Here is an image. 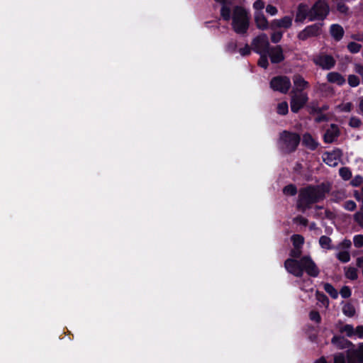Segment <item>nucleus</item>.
<instances>
[{"label":"nucleus","mask_w":363,"mask_h":363,"mask_svg":"<svg viewBox=\"0 0 363 363\" xmlns=\"http://www.w3.org/2000/svg\"><path fill=\"white\" fill-rule=\"evenodd\" d=\"M264 6L265 4L263 0H256L253 3V9L255 10V11H262Z\"/></svg>","instance_id":"obj_48"},{"label":"nucleus","mask_w":363,"mask_h":363,"mask_svg":"<svg viewBox=\"0 0 363 363\" xmlns=\"http://www.w3.org/2000/svg\"><path fill=\"white\" fill-rule=\"evenodd\" d=\"M324 290L333 299H336L338 297V292L335 287L330 283H325L323 284Z\"/></svg>","instance_id":"obj_25"},{"label":"nucleus","mask_w":363,"mask_h":363,"mask_svg":"<svg viewBox=\"0 0 363 363\" xmlns=\"http://www.w3.org/2000/svg\"><path fill=\"white\" fill-rule=\"evenodd\" d=\"M323 26V23H316L307 26L303 30L298 33L297 38L300 40L305 41L309 38L318 37L322 32Z\"/></svg>","instance_id":"obj_8"},{"label":"nucleus","mask_w":363,"mask_h":363,"mask_svg":"<svg viewBox=\"0 0 363 363\" xmlns=\"http://www.w3.org/2000/svg\"><path fill=\"white\" fill-rule=\"evenodd\" d=\"M310 10V21H323L330 13V6L326 0H317Z\"/></svg>","instance_id":"obj_5"},{"label":"nucleus","mask_w":363,"mask_h":363,"mask_svg":"<svg viewBox=\"0 0 363 363\" xmlns=\"http://www.w3.org/2000/svg\"><path fill=\"white\" fill-rule=\"evenodd\" d=\"M301 267V258L300 259L288 258L284 262V267L286 270L289 274L298 278H300L303 276V270Z\"/></svg>","instance_id":"obj_10"},{"label":"nucleus","mask_w":363,"mask_h":363,"mask_svg":"<svg viewBox=\"0 0 363 363\" xmlns=\"http://www.w3.org/2000/svg\"><path fill=\"white\" fill-rule=\"evenodd\" d=\"M301 269L311 277H317L320 274V269L311 256L305 255L301 257Z\"/></svg>","instance_id":"obj_9"},{"label":"nucleus","mask_w":363,"mask_h":363,"mask_svg":"<svg viewBox=\"0 0 363 363\" xmlns=\"http://www.w3.org/2000/svg\"><path fill=\"white\" fill-rule=\"evenodd\" d=\"M267 55L272 64L281 63L285 59L281 45L271 46Z\"/></svg>","instance_id":"obj_15"},{"label":"nucleus","mask_w":363,"mask_h":363,"mask_svg":"<svg viewBox=\"0 0 363 363\" xmlns=\"http://www.w3.org/2000/svg\"><path fill=\"white\" fill-rule=\"evenodd\" d=\"M340 130L337 125L332 123L330 128L325 132L323 135V141L325 143H333L340 135Z\"/></svg>","instance_id":"obj_16"},{"label":"nucleus","mask_w":363,"mask_h":363,"mask_svg":"<svg viewBox=\"0 0 363 363\" xmlns=\"http://www.w3.org/2000/svg\"><path fill=\"white\" fill-rule=\"evenodd\" d=\"M239 52L242 56H247L251 53V48L246 44L243 48L240 49Z\"/></svg>","instance_id":"obj_53"},{"label":"nucleus","mask_w":363,"mask_h":363,"mask_svg":"<svg viewBox=\"0 0 363 363\" xmlns=\"http://www.w3.org/2000/svg\"><path fill=\"white\" fill-rule=\"evenodd\" d=\"M345 277L352 281L357 279V269L353 267H350L345 270Z\"/></svg>","instance_id":"obj_28"},{"label":"nucleus","mask_w":363,"mask_h":363,"mask_svg":"<svg viewBox=\"0 0 363 363\" xmlns=\"http://www.w3.org/2000/svg\"><path fill=\"white\" fill-rule=\"evenodd\" d=\"M291 240L294 247H302L304 243V238L299 234L293 235Z\"/></svg>","instance_id":"obj_26"},{"label":"nucleus","mask_w":363,"mask_h":363,"mask_svg":"<svg viewBox=\"0 0 363 363\" xmlns=\"http://www.w3.org/2000/svg\"><path fill=\"white\" fill-rule=\"evenodd\" d=\"M311 10L308 6V4L305 3H300L297 6L296 15H295V22L298 23H303L305 20L308 18V20L310 21V15H311Z\"/></svg>","instance_id":"obj_14"},{"label":"nucleus","mask_w":363,"mask_h":363,"mask_svg":"<svg viewBox=\"0 0 363 363\" xmlns=\"http://www.w3.org/2000/svg\"><path fill=\"white\" fill-rule=\"evenodd\" d=\"M301 136L298 133L289 130H283L279 134V146L285 154L294 152L300 144Z\"/></svg>","instance_id":"obj_4"},{"label":"nucleus","mask_w":363,"mask_h":363,"mask_svg":"<svg viewBox=\"0 0 363 363\" xmlns=\"http://www.w3.org/2000/svg\"><path fill=\"white\" fill-rule=\"evenodd\" d=\"M250 26V17L247 10L240 6H235L233 11L232 27L240 35L247 33Z\"/></svg>","instance_id":"obj_3"},{"label":"nucleus","mask_w":363,"mask_h":363,"mask_svg":"<svg viewBox=\"0 0 363 363\" xmlns=\"http://www.w3.org/2000/svg\"><path fill=\"white\" fill-rule=\"evenodd\" d=\"M340 294L343 298H348L352 295V291L349 286H344L341 288Z\"/></svg>","instance_id":"obj_44"},{"label":"nucleus","mask_w":363,"mask_h":363,"mask_svg":"<svg viewBox=\"0 0 363 363\" xmlns=\"http://www.w3.org/2000/svg\"><path fill=\"white\" fill-rule=\"evenodd\" d=\"M347 48L351 53L356 54L360 51L362 45L355 42H350L347 44Z\"/></svg>","instance_id":"obj_37"},{"label":"nucleus","mask_w":363,"mask_h":363,"mask_svg":"<svg viewBox=\"0 0 363 363\" xmlns=\"http://www.w3.org/2000/svg\"><path fill=\"white\" fill-rule=\"evenodd\" d=\"M298 192L297 187L295 184H290L283 188V194L286 196H295Z\"/></svg>","instance_id":"obj_27"},{"label":"nucleus","mask_w":363,"mask_h":363,"mask_svg":"<svg viewBox=\"0 0 363 363\" xmlns=\"http://www.w3.org/2000/svg\"><path fill=\"white\" fill-rule=\"evenodd\" d=\"M354 334H356L359 338L363 339V325L357 326Z\"/></svg>","instance_id":"obj_57"},{"label":"nucleus","mask_w":363,"mask_h":363,"mask_svg":"<svg viewBox=\"0 0 363 363\" xmlns=\"http://www.w3.org/2000/svg\"><path fill=\"white\" fill-rule=\"evenodd\" d=\"M363 183V177L360 175H356L350 182L352 186H359Z\"/></svg>","instance_id":"obj_49"},{"label":"nucleus","mask_w":363,"mask_h":363,"mask_svg":"<svg viewBox=\"0 0 363 363\" xmlns=\"http://www.w3.org/2000/svg\"><path fill=\"white\" fill-rule=\"evenodd\" d=\"M342 206L347 211H353L356 209L357 204L352 200H347L343 203Z\"/></svg>","instance_id":"obj_42"},{"label":"nucleus","mask_w":363,"mask_h":363,"mask_svg":"<svg viewBox=\"0 0 363 363\" xmlns=\"http://www.w3.org/2000/svg\"><path fill=\"white\" fill-rule=\"evenodd\" d=\"M353 242L356 247H363V235H356L353 238Z\"/></svg>","instance_id":"obj_46"},{"label":"nucleus","mask_w":363,"mask_h":363,"mask_svg":"<svg viewBox=\"0 0 363 363\" xmlns=\"http://www.w3.org/2000/svg\"><path fill=\"white\" fill-rule=\"evenodd\" d=\"M347 363L346 353L337 352L333 357V363Z\"/></svg>","instance_id":"obj_39"},{"label":"nucleus","mask_w":363,"mask_h":363,"mask_svg":"<svg viewBox=\"0 0 363 363\" xmlns=\"http://www.w3.org/2000/svg\"><path fill=\"white\" fill-rule=\"evenodd\" d=\"M328 108H329V106L327 104H325V105L322 106L321 107H319V109L320 110V113H323V111L328 110Z\"/></svg>","instance_id":"obj_62"},{"label":"nucleus","mask_w":363,"mask_h":363,"mask_svg":"<svg viewBox=\"0 0 363 363\" xmlns=\"http://www.w3.org/2000/svg\"><path fill=\"white\" fill-rule=\"evenodd\" d=\"M336 9L340 13L347 14L349 12V7L345 4L343 0H337Z\"/></svg>","instance_id":"obj_35"},{"label":"nucleus","mask_w":363,"mask_h":363,"mask_svg":"<svg viewBox=\"0 0 363 363\" xmlns=\"http://www.w3.org/2000/svg\"><path fill=\"white\" fill-rule=\"evenodd\" d=\"M221 4V9H220V16L225 21H228L232 17H231V9L229 6V4H230V2L228 1V2L225 3H220Z\"/></svg>","instance_id":"obj_22"},{"label":"nucleus","mask_w":363,"mask_h":363,"mask_svg":"<svg viewBox=\"0 0 363 363\" xmlns=\"http://www.w3.org/2000/svg\"><path fill=\"white\" fill-rule=\"evenodd\" d=\"M310 114H318L320 113V110L319 109V106L317 105H311L308 106Z\"/></svg>","instance_id":"obj_55"},{"label":"nucleus","mask_w":363,"mask_h":363,"mask_svg":"<svg viewBox=\"0 0 363 363\" xmlns=\"http://www.w3.org/2000/svg\"><path fill=\"white\" fill-rule=\"evenodd\" d=\"M332 240L330 238L326 236V235H322L319 238V244L322 248L326 249V250H332L333 249V247L331 245Z\"/></svg>","instance_id":"obj_23"},{"label":"nucleus","mask_w":363,"mask_h":363,"mask_svg":"<svg viewBox=\"0 0 363 363\" xmlns=\"http://www.w3.org/2000/svg\"><path fill=\"white\" fill-rule=\"evenodd\" d=\"M316 299L320 302L323 306L328 307L329 305V298L328 296L322 291H316L315 292Z\"/></svg>","instance_id":"obj_30"},{"label":"nucleus","mask_w":363,"mask_h":363,"mask_svg":"<svg viewBox=\"0 0 363 363\" xmlns=\"http://www.w3.org/2000/svg\"><path fill=\"white\" fill-rule=\"evenodd\" d=\"M313 62L323 69L329 70L335 67L336 61L332 55H320L313 59Z\"/></svg>","instance_id":"obj_11"},{"label":"nucleus","mask_w":363,"mask_h":363,"mask_svg":"<svg viewBox=\"0 0 363 363\" xmlns=\"http://www.w3.org/2000/svg\"><path fill=\"white\" fill-rule=\"evenodd\" d=\"M260 55L259 59L257 62L258 66L264 69H267L269 67L268 55L267 53L259 54Z\"/></svg>","instance_id":"obj_33"},{"label":"nucleus","mask_w":363,"mask_h":363,"mask_svg":"<svg viewBox=\"0 0 363 363\" xmlns=\"http://www.w3.org/2000/svg\"><path fill=\"white\" fill-rule=\"evenodd\" d=\"M356 72L361 75L362 77V81L363 84V65H358L356 67Z\"/></svg>","instance_id":"obj_60"},{"label":"nucleus","mask_w":363,"mask_h":363,"mask_svg":"<svg viewBox=\"0 0 363 363\" xmlns=\"http://www.w3.org/2000/svg\"><path fill=\"white\" fill-rule=\"evenodd\" d=\"M328 82L336 84L338 86H342L345 83V77L337 72H331L326 76Z\"/></svg>","instance_id":"obj_21"},{"label":"nucleus","mask_w":363,"mask_h":363,"mask_svg":"<svg viewBox=\"0 0 363 363\" xmlns=\"http://www.w3.org/2000/svg\"><path fill=\"white\" fill-rule=\"evenodd\" d=\"M339 174L341 177V178L345 181H347L350 179L352 177V172L350 169L347 167H341L339 169Z\"/></svg>","instance_id":"obj_29"},{"label":"nucleus","mask_w":363,"mask_h":363,"mask_svg":"<svg viewBox=\"0 0 363 363\" xmlns=\"http://www.w3.org/2000/svg\"><path fill=\"white\" fill-rule=\"evenodd\" d=\"M225 50L230 53H234L237 50V43L235 40H231L225 46Z\"/></svg>","instance_id":"obj_43"},{"label":"nucleus","mask_w":363,"mask_h":363,"mask_svg":"<svg viewBox=\"0 0 363 363\" xmlns=\"http://www.w3.org/2000/svg\"><path fill=\"white\" fill-rule=\"evenodd\" d=\"M357 266L358 267H363V256L357 259Z\"/></svg>","instance_id":"obj_61"},{"label":"nucleus","mask_w":363,"mask_h":363,"mask_svg":"<svg viewBox=\"0 0 363 363\" xmlns=\"http://www.w3.org/2000/svg\"><path fill=\"white\" fill-rule=\"evenodd\" d=\"M354 306L350 303H347L342 307V313L345 315L352 318L355 315Z\"/></svg>","instance_id":"obj_24"},{"label":"nucleus","mask_w":363,"mask_h":363,"mask_svg":"<svg viewBox=\"0 0 363 363\" xmlns=\"http://www.w3.org/2000/svg\"><path fill=\"white\" fill-rule=\"evenodd\" d=\"M308 97L307 94H301L291 98L290 106L291 111L293 113H298L308 102Z\"/></svg>","instance_id":"obj_13"},{"label":"nucleus","mask_w":363,"mask_h":363,"mask_svg":"<svg viewBox=\"0 0 363 363\" xmlns=\"http://www.w3.org/2000/svg\"><path fill=\"white\" fill-rule=\"evenodd\" d=\"M302 255V247H293L289 252L290 258L295 259H301Z\"/></svg>","instance_id":"obj_38"},{"label":"nucleus","mask_w":363,"mask_h":363,"mask_svg":"<svg viewBox=\"0 0 363 363\" xmlns=\"http://www.w3.org/2000/svg\"><path fill=\"white\" fill-rule=\"evenodd\" d=\"M342 156V150L337 148L332 152H325L323 155V162L328 166L335 167Z\"/></svg>","instance_id":"obj_12"},{"label":"nucleus","mask_w":363,"mask_h":363,"mask_svg":"<svg viewBox=\"0 0 363 363\" xmlns=\"http://www.w3.org/2000/svg\"><path fill=\"white\" fill-rule=\"evenodd\" d=\"M352 242L350 240L345 239L343 241H342L337 246V249L342 248V249H349L351 247Z\"/></svg>","instance_id":"obj_50"},{"label":"nucleus","mask_w":363,"mask_h":363,"mask_svg":"<svg viewBox=\"0 0 363 363\" xmlns=\"http://www.w3.org/2000/svg\"><path fill=\"white\" fill-rule=\"evenodd\" d=\"M351 37L354 40L363 42V31L356 34H352Z\"/></svg>","instance_id":"obj_58"},{"label":"nucleus","mask_w":363,"mask_h":363,"mask_svg":"<svg viewBox=\"0 0 363 363\" xmlns=\"http://www.w3.org/2000/svg\"><path fill=\"white\" fill-rule=\"evenodd\" d=\"M330 33L333 38L338 42L340 41L345 34L343 28L339 24H332L330 27Z\"/></svg>","instance_id":"obj_20"},{"label":"nucleus","mask_w":363,"mask_h":363,"mask_svg":"<svg viewBox=\"0 0 363 363\" xmlns=\"http://www.w3.org/2000/svg\"><path fill=\"white\" fill-rule=\"evenodd\" d=\"M331 344L337 350L347 349L345 352L347 363H363V342L355 347L354 345L344 336L335 335Z\"/></svg>","instance_id":"obj_2"},{"label":"nucleus","mask_w":363,"mask_h":363,"mask_svg":"<svg viewBox=\"0 0 363 363\" xmlns=\"http://www.w3.org/2000/svg\"><path fill=\"white\" fill-rule=\"evenodd\" d=\"M359 109L363 113V97L360 99L359 102Z\"/></svg>","instance_id":"obj_64"},{"label":"nucleus","mask_w":363,"mask_h":363,"mask_svg":"<svg viewBox=\"0 0 363 363\" xmlns=\"http://www.w3.org/2000/svg\"><path fill=\"white\" fill-rule=\"evenodd\" d=\"M362 125V121L356 117V116H352L350 118V121H349V125L352 128H360V126Z\"/></svg>","instance_id":"obj_41"},{"label":"nucleus","mask_w":363,"mask_h":363,"mask_svg":"<svg viewBox=\"0 0 363 363\" xmlns=\"http://www.w3.org/2000/svg\"><path fill=\"white\" fill-rule=\"evenodd\" d=\"M302 145L310 150L313 151L318 147L319 143L313 138L311 134L306 133L303 135Z\"/></svg>","instance_id":"obj_19"},{"label":"nucleus","mask_w":363,"mask_h":363,"mask_svg":"<svg viewBox=\"0 0 363 363\" xmlns=\"http://www.w3.org/2000/svg\"><path fill=\"white\" fill-rule=\"evenodd\" d=\"M277 112L281 116H285L289 112V106L286 101H282L277 105Z\"/></svg>","instance_id":"obj_32"},{"label":"nucleus","mask_w":363,"mask_h":363,"mask_svg":"<svg viewBox=\"0 0 363 363\" xmlns=\"http://www.w3.org/2000/svg\"><path fill=\"white\" fill-rule=\"evenodd\" d=\"M336 257L340 262L342 263H347L350 262L351 258L350 252L347 250L339 252L337 253Z\"/></svg>","instance_id":"obj_31"},{"label":"nucleus","mask_w":363,"mask_h":363,"mask_svg":"<svg viewBox=\"0 0 363 363\" xmlns=\"http://www.w3.org/2000/svg\"><path fill=\"white\" fill-rule=\"evenodd\" d=\"M330 191V185L324 182L318 185L309 184L301 188L296 202L297 210L305 213L313 204L323 201Z\"/></svg>","instance_id":"obj_1"},{"label":"nucleus","mask_w":363,"mask_h":363,"mask_svg":"<svg viewBox=\"0 0 363 363\" xmlns=\"http://www.w3.org/2000/svg\"><path fill=\"white\" fill-rule=\"evenodd\" d=\"M252 50L257 54L267 53L270 49V44L267 34L262 33L255 37L252 42Z\"/></svg>","instance_id":"obj_7"},{"label":"nucleus","mask_w":363,"mask_h":363,"mask_svg":"<svg viewBox=\"0 0 363 363\" xmlns=\"http://www.w3.org/2000/svg\"><path fill=\"white\" fill-rule=\"evenodd\" d=\"M309 318L311 320L315 321L317 323L321 322V317L319 312L316 311H311L309 313Z\"/></svg>","instance_id":"obj_47"},{"label":"nucleus","mask_w":363,"mask_h":363,"mask_svg":"<svg viewBox=\"0 0 363 363\" xmlns=\"http://www.w3.org/2000/svg\"><path fill=\"white\" fill-rule=\"evenodd\" d=\"M269 28L272 30L280 28V23L279 19H274L269 23Z\"/></svg>","instance_id":"obj_56"},{"label":"nucleus","mask_w":363,"mask_h":363,"mask_svg":"<svg viewBox=\"0 0 363 363\" xmlns=\"http://www.w3.org/2000/svg\"><path fill=\"white\" fill-rule=\"evenodd\" d=\"M352 108V104L350 102L344 104L342 111L344 112H350Z\"/></svg>","instance_id":"obj_59"},{"label":"nucleus","mask_w":363,"mask_h":363,"mask_svg":"<svg viewBox=\"0 0 363 363\" xmlns=\"http://www.w3.org/2000/svg\"><path fill=\"white\" fill-rule=\"evenodd\" d=\"M266 11L267 13L270 14L271 16H274L277 13L278 9H277L276 6H274L272 4H268L266 7Z\"/></svg>","instance_id":"obj_51"},{"label":"nucleus","mask_w":363,"mask_h":363,"mask_svg":"<svg viewBox=\"0 0 363 363\" xmlns=\"http://www.w3.org/2000/svg\"><path fill=\"white\" fill-rule=\"evenodd\" d=\"M348 84L352 87H356L359 86L360 81L359 77L357 75L354 74H350L348 76Z\"/></svg>","instance_id":"obj_40"},{"label":"nucleus","mask_w":363,"mask_h":363,"mask_svg":"<svg viewBox=\"0 0 363 363\" xmlns=\"http://www.w3.org/2000/svg\"><path fill=\"white\" fill-rule=\"evenodd\" d=\"M293 82L295 87V91L300 93V94H303L302 92L310 86L308 82L305 80L299 74L294 75Z\"/></svg>","instance_id":"obj_17"},{"label":"nucleus","mask_w":363,"mask_h":363,"mask_svg":"<svg viewBox=\"0 0 363 363\" xmlns=\"http://www.w3.org/2000/svg\"><path fill=\"white\" fill-rule=\"evenodd\" d=\"M328 121V117L327 115L321 113H318V116L315 118V121L316 123H321V122H327Z\"/></svg>","instance_id":"obj_54"},{"label":"nucleus","mask_w":363,"mask_h":363,"mask_svg":"<svg viewBox=\"0 0 363 363\" xmlns=\"http://www.w3.org/2000/svg\"><path fill=\"white\" fill-rule=\"evenodd\" d=\"M269 86L272 89L275 91H279L281 94H286L291 86V81L286 76L274 77L270 82Z\"/></svg>","instance_id":"obj_6"},{"label":"nucleus","mask_w":363,"mask_h":363,"mask_svg":"<svg viewBox=\"0 0 363 363\" xmlns=\"http://www.w3.org/2000/svg\"><path fill=\"white\" fill-rule=\"evenodd\" d=\"M283 36V33L281 31H276L272 33L271 35V41L273 43H279Z\"/></svg>","instance_id":"obj_45"},{"label":"nucleus","mask_w":363,"mask_h":363,"mask_svg":"<svg viewBox=\"0 0 363 363\" xmlns=\"http://www.w3.org/2000/svg\"><path fill=\"white\" fill-rule=\"evenodd\" d=\"M294 221L296 223H298L302 225L306 226L308 223V220L307 218L303 217L302 216H298L296 218H294Z\"/></svg>","instance_id":"obj_52"},{"label":"nucleus","mask_w":363,"mask_h":363,"mask_svg":"<svg viewBox=\"0 0 363 363\" xmlns=\"http://www.w3.org/2000/svg\"><path fill=\"white\" fill-rule=\"evenodd\" d=\"M341 333H345L349 337H352L354 335V330L352 325L346 324L340 329Z\"/></svg>","instance_id":"obj_36"},{"label":"nucleus","mask_w":363,"mask_h":363,"mask_svg":"<svg viewBox=\"0 0 363 363\" xmlns=\"http://www.w3.org/2000/svg\"><path fill=\"white\" fill-rule=\"evenodd\" d=\"M315 363H328V362L325 360V357H322L318 360H317Z\"/></svg>","instance_id":"obj_63"},{"label":"nucleus","mask_w":363,"mask_h":363,"mask_svg":"<svg viewBox=\"0 0 363 363\" xmlns=\"http://www.w3.org/2000/svg\"><path fill=\"white\" fill-rule=\"evenodd\" d=\"M279 20L280 28H289L292 26V17L289 16H285Z\"/></svg>","instance_id":"obj_34"},{"label":"nucleus","mask_w":363,"mask_h":363,"mask_svg":"<svg viewBox=\"0 0 363 363\" xmlns=\"http://www.w3.org/2000/svg\"><path fill=\"white\" fill-rule=\"evenodd\" d=\"M254 18L258 29L266 30L269 28V23L265 17L263 11H255Z\"/></svg>","instance_id":"obj_18"}]
</instances>
